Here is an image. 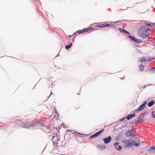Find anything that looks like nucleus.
<instances>
[{"mask_svg":"<svg viewBox=\"0 0 155 155\" xmlns=\"http://www.w3.org/2000/svg\"><path fill=\"white\" fill-rule=\"evenodd\" d=\"M147 30H150V29L147 28L146 25H142L140 27L138 30V34L139 36L143 38H146L150 35V33Z\"/></svg>","mask_w":155,"mask_h":155,"instance_id":"nucleus-1","label":"nucleus"},{"mask_svg":"<svg viewBox=\"0 0 155 155\" xmlns=\"http://www.w3.org/2000/svg\"><path fill=\"white\" fill-rule=\"evenodd\" d=\"M37 126L39 125L40 127H41V129L42 130H43L44 131L46 132H48L49 130L50 127H48V126L45 125L44 124H42L39 121H37Z\"/></svg>","mask_w":155,"mask_h":155,"instance_id":"nucleus-2","label":"nucleus"},{"mask_svg":"<svg viewBox=\"0 0 155 155\" xmlns=\"http://www.w3.org/2000/svg\"><path fill=\"white\" fill-rule=\"evenodd\" d=\"M133 145L132 139H130L128 140H126L124 143V146L126 148H129Z\"/></svg>","mask_w":155,"mask_h":155,"instance_id":"nucleus-3","label":"nucleus"},{"mask_svg":"<svg viewBox=\"0 0 155 155\" xmlns=\"http://www.w3.org/2000/svg\"><path fill=\"white\" fill-rule=\"evenodd\" d=\"M37 120H35L33 122V123L32 124H31L30 125H26L24 124L23 125H21V126L22 127L26 129H29L31 127H33L35 126H37Z\"/></svg>","mask_w":155,"mask_h":155,"instance_id":"nucleus-4","label":"nucleus"},{"mask_svg":"<svg viewBox=\"0 0 155 155\" xmlns=\"http://www.w3.org/2000/svg\"><path fill=\"white\" fill-rule=\"evenodd\" d=\"M132 142L133 145L135 147L138 146L140 143L139 139L137 137H134L132 139Z\"/></svg>","mask_w":155,"mask_h":155,"instance_id":"nucleus-5","label":"nucleus"},{"mask_svg":"<svg viewBox=\"0 0 155 155\" xmlns=\"http://www.w3.org/2000/svg\"><path fill=\"white\" fill-rule=\"evenodd\" d=\"M128 36L130 39H131L132 40L135 41L137 43L140 44L142 42V41H141L140 40L136 38H135V36L133 35H128Z\"/></svg>","mask_w":155,"mask_h":155,"instance_id":"nucleus-6","label":"nucleus"},{"mask_svg":"<svg viewBox=\"0 0 155 155\" xmlns=\"http://www.w3.org/2000/svg\"><path fill=\"white\" fill-rule=\"evenodd\" d=\"M103 131L104 129L98 131L95 134L91 136L90 137V139H92L94 138L97 137L99 135L101 134Z\"/></svg>","mask_w":155,"mask_h":155,"instance_id":"nucleus-7","label":"nucleus"},{"mask_svg":"<svg viewBox=\"0 0 155 155\" xmlns=\"http://www.w3.org/2000/svg\"><path fill=\"white\" fill-rule=\"evenodd\" d=\"M146 103L147 101L144 102L139 107V108H137V110H135L134 111H139L145 108L146 107Z\"/></svg>","mask_w":155,"mask_h":155,"instance_id":"nucleus-8","label":"nucleus"},{"mask_svg":"<svg viewBox=\"0 0 155 155\" xmlns=\"http://www.w3.org/2000/svg\"><path fill=\"white\" fill-rule=\"evenodd\" d=\"M52 137V141L53 142L54 145L56 144V143L57 144V143H58L59 141L58 139V138L56 135L55 136L54 135H53Z\"/></svg>","mask_w":155,"mask_h":155,"instance_id":"nucleus-9","label":"nucleus"},{"mask_svg":"<svg viewBox=\"0 0 155 155\" xmlns=\"http://www.w3.org/2000/svg\"><path fill=\"white\" fill-rule=\"evenodd\" d=\"M111 140V137L110 136H108L107 138H105L103 139L104 143L105 144H107L109 143Z\"/></svg>","mask_w":155,"mask_h":155,"instance_id":"nucleus-10","label":"nucleus"},{"mask_svg":"<svg viewBox=\"0 0 155 155\" xmlns=\"http://www.w3.org/2000/svg\"><path fill=\"white\" fill-rule=\"evenodd\" d=\"M56 146L57 147L59 146L61 147H64L65 146V143L64 141L61 142V143L60 142V141H59L58 143H57Z\"/></svg>","mask_w":155,"mask_h":155,"instance_id":"nucleus-11","label":"nucleus"},{"mask_svg":"<svg viewBox=\"0 0 155 155\" xmlns=\"http://www.w3.org/2000/svg\"><path fill=\"white\" fill-rule=\"evenodd\" d=\"M118 143L116 142L114 143V145L115 147V149L118 151H120L121 150L122 147L120 145H119L118 147H117V146L118 145Z\"/></svg>","mask_w":155,"mask_h":155,"instance_id":"nucleus-12","label":"nucleus"},{"mask_svg":"<svg viewBox=\"0 0 155 155\" xmlns=\"http://www.w3.org/2000/svg\"><path fill=\"white\" fill-rule=\"evenodd\" d=\"M97 146V147L101 150H104L106 148L105 145L103 144H98Z\"/></svg>","mask_w":155,"mask_h":155,"instance_id":"nucleus-13","label":"nucleus"},{"mask_svg":"<svg viewBox=\"0 0 155 155\" xmlns=\"http://www.w3.org/2000/svg\"><path fill=\"white\" fill-rule=\"evenodd\" d=\"M151 60V59L149 60H146V58L145 57H143L142 58H140L138 62H143L145 61H150Z\"/></svg>","mask_w":155,"mask_h":155,"instance_id":"nucleus-14","label":"nucleus"},{"mask_svg":"<svg viewBox=\"0 0 155 155\" xmlns=\"http://www.w3.org/2000/svg\"><path fill=\"white\" fill-rule=\"evenodd\" d=\"M135 113L134 112V114H128L126 117L127 119L128 120H129L131 118H132L133 117H135V115L134 114Z\"/></svg>","mask_w":155,"mask_h":155,"instance_id":"nucleus-15","label":"nucleus"},{"mask_svg":"<svg viewBox=\"0 0 155 155\" xmlns=\"http://www.w3.org/2000/svg\"><path fill=\"white\" fill-rule=\"evenodd\" d=\"M149 153H155V147H152L148 150Z\"/></svg>","mask_w":155,"mask_h":155,"instance_id":"nucleus-16","label":"nucleus"},{"mask_svg":"<svg viewBox=\"0 0 155 155\" xmlns=\"http://www.w3.org/2000/svg\"><path fill=\"white\" fill-rule=\"evenodd\" d=\"M119 30L120 31L122 32H123L128 35L130 34V33L129 32L127 31L126 30H124V29H123L122 28H119Z\"/></svg>","mask_w":155,"mask_h":155,"instance_id":"nucleus-17","label":"nucleus"},{"mask_svg":"<svg viewBox=\"0 0 155 155\" xmlns=\"http://www.w3.org/2000/svg\"><path fill=\"white\" fill-rule=\"evenodd\" d=\"M145 113H143V114H141V115H140L138 117V118H136L134 120V123H138L140 121V118L141 117V116L142 115V114H144Z\"/></svg>","mask_w":155,"mask_h":155,"instance_id":"nucleus-18","label":"nucleus"},{"mask_svg":"<svg viewBox=\"0 0 155 155\" xmlns=\"http://www.w3.org/2000/svg\"><path fill=\"white\" fill-rule=\"evenodd\" d=\"M113 25L112 24H103L101 25V28H104L107 26L112 27Z\"/></svg>","mask_w":155,"mask_h":155,"instance_id":"nucleus-19","label":"nucleus"},{"mask_svg":"<svg viewBox=\"0 0 155 155\" xmlns=\"http://www.w3.org/2000/svg\"><path fill=\"white\" fill-rule=\"evenodd\" d=\"M13 123H14V124H16L18 126H21V121L19 120H17L15 122H13Z\"/></svg>","mask_w":155,"mask_h":155,"instance_id":"nucleus-20","label":"nucleus"},{"mask_svg":"<svg viewBox=\"0 0 155 155\" xmlns=\"http://www.w3.org/2000/svg\"><path fill=\"white\" fill-rule=\"evenodd\" d=\"M155 103V102L154 101L152 100L148 104V106L149 107H151Z\"/></svg>","mask_w":155,"mask_h":155,"instance_id":"nucleus-21","label":"nucleus"},{"mask_svg":"<svg viewBox=\"0 0 155 155\" xmlns=\"http://www.w3.org/2000/svg\"><path fill=\"white\" fill-rule=\"evenodd\" d=\"M126 136L127 137H130L131 136V131L130 130H128L126 133Z\"/></svg>","mask_w":155,"mask_h":155,"instance_id":"nucleus-22","label":"nucleus"},{"mask_svg":"<svg viewBox=\"0 0 155 155\" xmlns=\"http://www.w3.org/2000/svg\"><path fill=\"white\" fill-rule=\"evenodd\" d=\"M140 70L141 71H143L144 70V67L142 64H141L139 66Z\"/></svg>","mask_w":155,"mask_h":155,"instance_id":"nucleus-23","label":"nucleus"},{"mask_svg":"<svg viewBox=\"0 0 155 155\" xmlns=\"http://www.w3.org/2000/svg\"><path fill=\"white\" fill-rule=\"evenodd\" d=\"M150 72L152 73H155V67H152L151 68Z\"/></svg>","mask_w":155,"mask_h":155,"instance_id":"nucleus-24","label":"nucleus"},{"mask_svg":"<svg viewBox=\"0 0 155 155\" xmlns=\"http://www.w3.org/2000/svg\"><path fill=\"white\" fill-rule=\"evenodd\" d=\"M145 25H146H146H147V26H150V28H152V27H153V25H150V24H148V23H145Z\"/></svg>","mask_w":155,"mask_h":155,"instance_id":"nucleus-25","label":"nucleus"},{"mask_svg":"<svg viewBox=\"0 0 155 155\" xmlns=\"http://www.w3.org/2000/svg\"><path fill=\"white\" fill-rule=\"evenodd\" d=\"M89 28H84V29L82 30V31H83V32H86L87 31H89Z\"/></svg>","mask_w":155,"mask_h":155,"instance_id":"nucleus-26","label":"nucleus"},{"mask_svg":"<svg viewBox=\"0 0 155 155\" xmlns=\"http://www.w3.org/2000/svg\"><path fill=\"white\" fill-rule=\"evenodd\" d=\"M71 47V46L69 45H67L65 47V48L67 50H68Z\"/></svg>","mask_w":155,"mask_h":155,"instance_id":"nucleus-27","label":"nucleus"},{"mask_svg":"<svg viewBox=\"0 0 155 155\" xmlns=\"http://www.w3.org/2000/svg\"><path fill=\"white\" fill-rule=\"evenodd\" d=\"M82 33H83L82 30L78 31H77V33L78 34H80Z\"/></svg>","mask_w":155,"mask_h":155,"instance_id":"nucleus-28","label":"nucleus"},{"mask_svg":"<svg viewBox=\"0 0 155 155\" xmlns=\"http://www.w3.org/2000/svg\"><path fill=\"white\" fill-rule=\"evenodd\" d=\"M140 121L143 122L144 121V120L143 119V117H141H141L140 118Z\"/></svg>","mask_w":155,"mask_h":155,"instance_id":"nucleus-29","label":"nucleus"},{"mask_svg":"<svg viewBox=\"0 0 155 155\" xmlns=\"http://www.w3.org/2000/svg\"><path fill=\"white\" fill-rule=\"evenodd\" d=\"M154 113H155V111L154 112H152V113H151V114L152 115L153 117L154 118H155V114H154Z\"/></svg>","mask_w":155,"mask_h":155,"instance_id":"nucleus-30","label":"nucleus"},{"mask_svg":"<svg viewBox=\"0 0 155 155\" xmlns=\"http://www.w3.org/2000/svg\"><path fill=\"white\" fill-rule=\"evenodd\" d=\"M125 117H124V118H123L121 119H120V122H121V121H123L124 119H125Z\"/></svg>","mask_w":155,"mask_h":155,"instance_id":"nucleus-31","label":"nucleus"},{"mask_svg":"<svg viewBox=\"0 0 155 155\" xmlns=\"http://www.w3.org/2000/svg\"><path fill=\"white\" fill-rule=\"evenodd\" d=\"M0 123V127H4V125Z\"/></svg>","mask_w":155,"mask_h":155,"instance_id":"nucleus-32","label":"nucleus"},{"mask_svg":"<svg viewBox=\"0 0 155 155\" xmlns=\"http://www.w3.org/2000/svg\"><path fill=\"white\" fill-rule=\"evenodd\" d=\"M89 28V31L90 30H92V29H94L92 27H90V28Z\"/></svg>","mask_w":155,"mask_h":155,"instance_id":"nucleus-33","label":"nucleus"},{"mask_svg":"<svg viewBox=\"0 0 155 155\" xmlns=\"http://www.w3.org/2000/svg\"><path fill=\"white\" fill-rule=\"evenodd\" d=\"M121 134H118V137L120 138V137L121 136Z\"/></svg>","mask_w":155,"mask_h":155,"instance_id":"nucleus-34","label":"nucleus"},{"mask_svg":"<svg viewBox=\"0 0 155 155\" xmlns=\"http://www.w3.org/2000/svg\"><path fill=\"white\" fill-rule=\"evenodd\" d=\"M101 25H97V27L99 28H101Z\"/></svg>","mask_w":155,"mask_h":155,"instance_id":"nucleus-35","label":"nucleus"},{"mask_svg":"<svg viewBox=\"0 0 155 155\" xmlns=\"http://www.w3.org/2000/svg\"><path fill=\"white\" fill-rule=\"evenodd\" d=\"M147 87V85H144L143 87V89Z\"/></svg>","mask_w":155,"mask_h":155,"instance_id":"nucleus-36","label":"nucleus"},{"mask_svg":"<svg viewBox=\"0 0 155 155\" xmlns=\"http://www.w3.org/2000/svg\"><path fill=\"white\" fill-rule=\"evenodd\" d=\"M71 47L72 45V43H70V44L69 45Z\"/></svg>","mask_w":155,"mask_h":155,"instance_id":"nucleus-37","label":"nucleus"},{"mask_svg":"<svg viewBox=\"0 0 155 155\" xmlns=\"http://www.w3.org/2000/svg\"><path fill=\"white\" fill-rule=\"evenodd\" d=\"M52 94V92L51 91V92L50 94V96H49L48 98H49V97L51 96V95Z\"/></svg>","mask_w":155,"mask_h":155,"instance_id":"nucleus-38","label":"nucleus"},{"mask_svg":"<svg viewBox=\"0 0 155 155\" xmlns=\"http://www.w3.org/2000/svg\"><path fill=\"white\" fill-rule=\"evenodd\" d=\"M72 36V35H69L68 36V38H70Z\"/></svg>","mask_w":155,"mask_h":155,"instance_id":"nucleus-39","label":"nucleus"},{"mask_svg":"<svg viewBox=\"0 0 155 155\" xmlns=\"http://www.w3.org/2000/svg\"><path fill=\"white\" fill-rule=\"evenodd\" d=\"M78 133L79 134H81V135H83V134H80V133Z\"/></svg>","mask_w":155,"mask_h":155,"instance_id":"nucleus-40","label":"nucleus"},{"mask_svg":"<svg viewBox=\"0 0 155 155\" xmlns=\"http://www.w3.org/2000/svg\"><path fill=\"white\" fill-rule=\"evenodd\" d=\"M59 54H58L56 56H59Z\"/></svg>","mask_w":155,"mask_h":155,"instance_id":"nucleus-41","label":"nucleus"},{"mask_svg":"<svg viewBox=\"0 0 155 155\" xmlns=\"http://www.w3.org/2000/svg\"><path fill=\"white\" fill-rule=\"evenodd\" d=\"M60 155H65V154H60Z\"/></svg>","mask_w":155,"mask_h":155,"instance_id":"nucleus-42","label":"nucleus"},{"mask_svg":"<svg viewBox=\"0 0 155 155\" xmlns=\"http://www.w3.org/2000/svg\"><path fill=\"white\" fill-rule=\"evenodd\" d=\"M154 25H155V23H154Z\"/></svg>","mask_w":155,"mask_h":155,"instance_id":"nucleus-43","label":"nucleus"}]
</instances>
